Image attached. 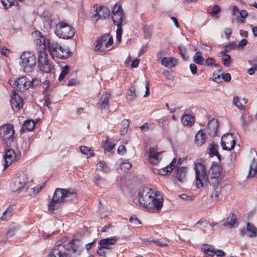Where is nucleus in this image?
<instances>
[{
	"label": "nucleus",
	"mask_w": 257,
	"mask_h": 257,
	"mask_svg": "<svg viewBox=\"0 0 257 257\" xmlns=\"http://www.w3.org/2000/svg\"><path fill=\"white\" fill-rule=\"evenodd\" d=\"M242 128L246 131L247 128L248 124L251 122V121L252 120V117L247 114H244L242 116Z\"/></svg>",
	"instance_id": "35"
},
{
	"label": "nucleus",
	"mask_w": 257,
	"mask_h": 257,
	"mask_svg": "<svg viewBox=\"0 0 257 257\" xmlns=\"http://www.w3.org/2000/svg\"><path fill=\"white\" fill-rule=\"evenodd\" d=\"M128 129V123H123V126L121 127V130H120L121 135H123L125 134L127 132Z\"/></svg>",
	"instance_id": "54"
},
{
	"label": "nucleus",
	"mask_w": 257,
	"mask_h": 257,
	"mask_svg": "<svg viewBox=\"0 0 257 257\" xmlns=\"http://www.w3.org/2000/svg\"><path fill=\"white\" fill-rule=\"evenodd\" d=\"M126 152L125 147L124 145H120L117 149V153L119 155H122Z\"/></svg>",
	"instance_id": "55"
},
{
	"label": "nucleus",
	"mask_w": 257,
	"mask_h": 257,
	"mask_svg": "<svg viewBox=\"0 0 257 257\" xmlns=\"http://www.w3.org/2000/svg\"><path fill=\"white\" fill-rule=\"evenodd\" d=\"M76 193L73 190L56 188L53 194L51 201L48 204V210L54 212L58 209L60 204L69 201L76 196Z\"/></svg>",
	"instance_id": "3"
},
{
	"label": "nucleus",
	"mask_w": 257,
	"mask_h": 257,
	"mask_svg": "<svg viewBox=\"0 0 257 257\" xmlns=\"http://www.w3.org/2000/svg\"><path fill=\"white\" fill-rule=\"evenodd\" d=\"M195 170L196 186L198 188H202L207 183L208 180L206 168L202 163H197L195 165Z\"/></svg>",
	"instance_id": "9"
},
{
	"label": "nucleus",
	"mask_w": 257,
	"mask_h": 257,
	"mask_svg": "<svg viewBox=\"0 0 257 257\" xmlns=\"http://www.w3.org/2000/svg\"><path fill=\"white\" fill-rule=\"evenodd\" d=\"M187 169L188 168L186 167H181L176 168V177L179 182H183L185 181Z\"/></svg>",
	"instance_id": "28"
},
{
	"label": "nucleus",
	"mask_w": 257,
	"mask_h": 257,
	"mask_svg": "<svg viewBox=\"0 0 257 257\" xmlns=\"http://www.w3.org/2000/svg\"><path fill=\"white\" fill-rule=\"evenodd\" d=\"M119 238L116 236H111L106 238L101 239L98 241V246L97 253L101 256L105 257L111 251L110 245H114Z\"/></svg>",
	"instance_id": "7"
},
{
	"label": "nucleus",
	"mask_w": 257,
	"mask_h": 257,
	"mask_svg": "<svg viewBox=\"0 0 257 257\" xmlns=\"http://www.w3.org/2000/svg\"><path fill=\"white\" fill-rule=\"evenodd\" d=\"M214 254L218 257H221L224 255L225 252L221 249H217L216 250H214Z\"/></svg>",
	"instance_id": "62"
},
{
	"label": "nucleus",
	"mask_w": 257,
	"mask_h": 257,
	"mask_svg": "<svg viewBox=\"0 0 257 257\" xmlns=\"http://www.w3.org/2000/svg\"><path fill=\"white\" fill-rule=\"evenodd\" d=\"M218 146L215 145H211L209 148V155L211 157L216 156L218 158L220 157V155L217 150Z\"/></svg>",
	"instance_id": "44"
},
{
	"label": "nucleus",
	"mask_w": 257,
	"mask_h": 257,
	"mask_svg": "<svg viewBox=\"0 0 257 257\" xmlns=\"http://www.w3.org/2000/svg\"><path fill=\"white\" fill-rule=\"evenodd\" d=\"M12 107L20 109L23 106V101L21 97L16 93H14L11 99Z\"/></svg>",
	"instance_id": "23"
},
{
	"label": "nucleus",
	"mask_w": 257,
	"mask_h": 257,
	"mask_svg": "<svg viewBox=\"0 0 257 257\" xmlns=\"http://www.w3.org/2000/svg\"><path fill=\"white\" fill-rule=\"evenodd\" d=\"M27 181L28 178L26 175L23 172L19 173L17 176L15 178L13 182L11 184L12 191L16 192L24 188Z\"/></svg>",
	"instance_id": "15"
},
{
	"label": "nucleus",
	"mask_w": 257,
	"mask_h": 257,
	"mask_svg": "<svg viewBox=\"0 0 257 257\" xmlns=\"http://www.w3.org/2000/svg\"><path fill=\"white\" fill-rule=\"evenodd\" d=\"M12 208H11L10 206L3 214L2 216L1 217V219L3 220H6L8 219L12 216Z\"/></svg>",
	"instance_id": "50"
},
{
	"label": "nucleus",
	"mask_w": 257,
	"mask_h": 257,
	"mask_svg": "<svg viewBox=\"0 0 257 257\" xmlns=\"http://www.w3.org/2000/svg\"><path fill=\"white\" fill-rule=\"evenodd\" d=\"M149 153V158L151 163L155 165H158L161 159L159 158V156L161 153L157 152L155 148H150Z\"/></svg>",
	"instance_id": "24"
},
{
	"label": "nucleus",
	"mask_w": 257,
	"mask_h": 257,
	"mask_svg": "<svg viewBox=\"0 0 257 257\" xmlns=\"http://www.w3.org/2000/svg\"><path fill=\"white\" fill-rule=\"evenodd\" d=\"M36 122L32 119H28L24 122L21 132L23 133L27 131H31L35 127Z\"/></svg>",
	"instance_id": "31"
},
{
	"label": "nucleus",
	"mask_w": 257,
	"mask_h": 257,
	"mask_svg": "<svg viewBox=\"0 0 257 257\" xmlns=\"http://www.w3.org/2000/svg\"><path fill=\"white\" fill-rule=\"evenodd\" d=\"M41 83V81L37 78H34L31 81V86L33 87L38 85Z\"/></svg>",
	"instance_id": "60"
},
{
	"label": "nucleus",
	"mask_w": 257,
	"mask_h": 257,
	"mask_svg": "<svg viewBox=\"0 0 257 257\" xmlns=\"http://www.w3.org/2000/svg\"><path fill=\"white\" fill-rule=\"evenodd\" d=\"M136 89L134 86H131L130 88V101L135 100L138 97Z\"/></svg>",
	"instance_id": "49"
},
{
	"label": "nucleus",
	"mask_w": 257,
	"mask_h": 257,
	"mask_svg": "<svg viewBox=\"0 0 257 257\" xmlns=\"http://www.w3.org/2000/svg\"><path fill=\"white\" fill-rule=\"evenodd\" d=\"M227 52L225 51L221 52L220 54L223 56V60L225 62L223 64L226 66H229L231 62L230 61V56L226 54Z\"/></svg>",
	"instance_id": "45"
},
{
	"label": "nucleus",
	"mask_w": 257,
	"mask_h": 257,
	"mask_svg": "<svg viewBox=\"0 0 257 257\" xmlns=\"http://www.w3.org/2000/svg\"><path fill=\"white\" fill-rule=\"evenodd\" d=\"M15 130L12 124L6 123L0 126V139L8 144V142H11L14 138Z\"/></svg>",
	"instance_id": "11"
},
{
	"label": "nucleus",
	"mask_w": 257,
	"mask_h": 257,
	"mask_svg": "<svg viewBox=\"0 0 257 257\" xmlns=\"http://www.w3.org/2000/svg\"><path fill=\"white\" fill-rule=\"evenodd\" d=\"M202 65L208 67L215 66V67H218L219 66L218 64H215V59L212 57H209L205 59Z\"/></svg>",
	"instance_id": "43"
},
{
	"label": "nucleus",
	"mask_w": 257,
	"mask_h": 257,
	"mask_svg": "<svg viewBox=\"0 0 257 257\" xmlns=\"http://www.w3.org/2000/svg\"><path fill=\"white\" fill-rule=\"evenodd\" d=\"M176 160H177L176 158H174L169 165L160 169H158V173L159 175L162 176L167 175L170 174L176 166Z\"/></svg>",
	"instance_id": "22"
},
{
	"label": "nucleus",
	"mask_w": 257,
	"mask_h": 257,
	"mask_svg": "<svg viewBox=\"0 0 257 257\" xmlns=\"http://www.w3.org/2000/svg\"><path fill=\"white\" fill-rule=\"evenodd\" d=\"M110 98V94L108 93H104L101 96L97 106L100 109H109V102Z\"/></svg>",
	"instance_id": "21"
},
{
	"label": "nucleus",
	"mask_w": 257,
	"mask_h": 257,
	"mask_svg": "<svg viewBox=\"0 0 257 257\" xmlns=\"http://www.w3.org/2000/svg\"><path fill=\"white\" fill-rule=\"evenodd\" d=\"M38 63L40 70L43 72L49 73L52 70V65L48 59L46 51H39Z\"/></svg>",
	"instance_id": "12"
},
{
	"label": "nucleus",
	"mask_w": 257,
	"mask_h": 257,
	"mask_svg": "<svg viewBox=\"0 0 257 257\" xmlns=\"http://www.w3.org/2000/svg\"><path fill=\"white\" fill-rule=\"evenodd\" d=\"M21 157L20 152H16L12 149L6 150L4 157L5 161L4 170L7 169L13 163L18 161Z\"/></svg>",
	"instance_id": "13"
},
{
	"label": "nucleus",
	"mask_w": 257,
	"mask_h": 257,
	"mask_svg": "<svg viewBox=\"0 0 257 257\" xmlns=\"http://www.w3.org/2000/svg\"><path fill=\"white\" fill-rule=\"evenodd\" d=\"M193 61L198 65H202L205 59L201 56V53L200 51H197L193 57Z\"/></svg>",
	"instance_id": "38"
},
{
	"label": "nucleus",
	"mask_w": 257,
	"mask_h": 257,
	"mask_svg": "<svg viewBox=\"0 0 257 257\" xmlns=\"http://www.w3.org/2000/svg\"><path fill=\"white\" fill-rule=\"evenodd\" d=\"M202 251L205 254H207L211 256L214 255V249L210 245L207 244H203L201 246Z\"/></svg>",
	"instance_id": "34"
},
{
	"label": "nucleus",
	"mask_w": 257,
	"mask_h": 257,
	"mask_svg": "<svg viewBox=\"0 0 257 257\" xmlns=\"http://www.w3.org/2000/svg\"><path fill=\"white\" fill-rule=\"evenodd\" d=\"M125 15L121 6L117 3L114 6L111 14V18L114 25L117 27L116 30V40L119 42L121 41L122 30L121 28L122 22Z\"/></svg>",
	"instance_id": "4"
},
{
	"label": "nucleus",
	"mask_w": 257,
	"mask_h": 257,
	"mask_svg": "<svg viewBox=\"0 0 257 257\" xmlns=\"http://www.w3.org/2000/svg\"><path fill=\"white\" fill-rule=\"evenodd\" d=\"M235 143V138L232 134H225L221 138V145L224 150H231L234 148Z\"/></svg>",
	"instance_id": "17"
},
{
	"label": "nucleus",
	"mask_w": 257,
	"mask_h": 257,
	"mask_svg": "<svg viewBox=\"0 0 257 257\" xmlns=\"http://www.w3.org/2000/svg\"><path fill=\"white\" fill-rule=\"evenodd\" d=\"M35 34L37 37L35 39L36 48L39 51H46L47 48L49 51V47L50 44L53 43L49 39H46V38L39 31H36Z\"/></svg>",
	"instance_id": "14"
},
{
	"label": "nucleus",
	"mask_w": 257,
	"mask_h": 257,
	"mask_svg": "<svg viewBox=\"0 0 257 257\" xmlns=\"http://www.w3.org/2000/svg\"><path fill=\"white\" fill-rule=\"evenodd\" d=\"M12 86L16 91L23 92L31 86V81L28 80L26 77L22 76L16 80Z\"/></svg>",
	"instance_id": "16"
},
{
	"label": "nucleus",
	"mask_w": 257,
	"mask_h": 257,
	"mask_svg": "<svg viewBox=\"0 0 257 257\" xmlns=\"http://www.w3.org/2000/svg\"><path fill=\"white\" fill-rule=\"evenodd\" d=\"M96 168L97 170L102 171L104 172H107L109 170V168L107 167L105 162L104 161H100L97 164Z\"/></svg>",
	"instance_id": "46"
},
{
	"label": "nucleus",
	"mask_w": 257,
	"mask_h": 257,
	"mask_svg": "<svg viewBox=\"0 0 257 257\" xmlns=\"http://www.w3.org/2000/svg\"><path fill=\"white\" fill-rule=\"evenodd\" d=\"M207 182L214 187L217 186L221 181V177L213 176H208Z\"/></svg>",
	"instance_id": "37"
},
{
	"label": "nucleus",
	"mask_w": 257,
	"mask_h": 257,
	"mask_svg": "<svg viewBox=\"0 0 257 257\" xmlns=\"http://www.w3.org/2000/svg\"><path fill=\"white\" fill-rule=\"evenodd\" d=\"M113 44V39L109 34H105L97 40L94 43L95 51L103 52Z\"/></svg>",
	"instance_id": "10"
},
{
	"label": "nucleus",
	"mask_w": 257,
	"mask_h": 257,
	"mask_svg": "<svg viewBox=\"0 0 257 257\" xmlns=\"http://www.w3.org/2000/svg\"><path fill=\"white\" fill-rule=\"evenodd\" d=\"M222 168L221 165L213 163L209 171L208 176H213L221 177Z\"/></svg>",
	"instance_id": "27"
},
{
	"label": "nucleus",
	"mask_w": 257,
	"mask_h": 257,
	"mask_svg": "<svg viewBox=\"0 0 257 257\" xmlns=\"http://www.w3.org/2000/svg\"><path fill=\"white\" fill-rule=\"evenodd\" d=\"M49 52L52 57H56L62 60L66 59L71 56V52L68 48L63 47L55 42H53V43L50 44Z\"/></svg>",
	"instance_id": "6"
},
{
	"label": "nucleus",
	"mask_w": 257,
	"mask_h": 257,
	"mask_svg": "<svg viewBox=\"0 0 257 257\" xmlns=\"http://www.w3.org/2000/svg\"><path fill=\"white\" fill-rule=\"evenodd\" d=\"M101 146L105 151L110 152L114 148L115 144L107 141H103L101 143Z\"/></svg>",
	"instance_id": "39"
},
{
	"label": "nucleus",
	"mask_w": 257,
	"mask_h": 257,
	"mask_svg": "<svg viewBox=\"0 0 257 257\" xmlns=\"http://www.w3.org/2000/svg\"><path fill=\"white\" fill-rule=\"evenodd\" d=\"M1 2L6 9H8L15 4H17L16 0H1Z\"/></svg>",
	"instance_id": "47"
},
{
	"label": "nucleus",
	"mask_w": 257,
	"mask_h": 257,
	"mask_svg": "<svg viewBox=\"0 0 257 257\" xmlns=\"http://www.w3.org/2000/svg\"><path fill=\"white\" fill-rule=\"evenodd\" d=\"M120 168L121 170L128 173V162H121L120 163Z\"/></svg>",
	"instance_id": "53"
},
{
	"label": "nucleus",
	"mask_w": 257,
	"mask_h": 257,
	"mask_svg": "<svg viewBox=\"0 0 257 257\" xmlns=\"http://www.w3.org/2000/svg\"><path fill=\"white\" fill-rule=\"evenodd\" d=\"M180 54L184 60L188 59V56H186V49L184 47L180 46L179 47Z\"/></svg>",
	"instance_id": "52"
},
{
	"label": "nucleus",
	"mask_w": 257,
	"mask_h": 257,
	"mask_svg": "<svg viewBox=\"0 0 257 257\" xmlns=\"http://www.w3.org/2000/svg\"><path fill=\"white\" fill-rule=\"evenodd\" d=\"M145 88H146V92L145 95H144V97H148L150 95V87H149V81H146V85H145Z\"/></svg>",
	"instance_id": "61"
},
{
	"label": "nucleus",
	"mask_w": 257,
	"mask_h": 257,
	"mask_svg": "<svg viewBox=\"0 0 257 257\" xmlns=\"http://www.w3.org/2000/svg\"><path fill=\"white\" fill-rule=\"evenodd\" d=\"M211 198L215 201H217L219 200V194L218 191L215 190L212 192L211 195Z\"/></svg>",
	"instance_id": "56"
},
{
	"label": "nucleus",
	"mask_w": 257,
	"mask_h": 257,
	"mask_svg": "<svg viewBox=\"0 0 257 257\" xmlns=\"http://www.w3.org/2000/svg\"><path fill=\"white\" fill-rule=\"evenodd\" d=\"M221 11L220 7L218 5H215L212 8V13L217 14Z\"/></svg>",
	"instance_id": "64"
},
{
	"label": "nucleus",
	"mask_w": 257,
	"mask_h": 257,
	"mask_svg": "<svg viewBox=\"0 0 257 257\" xmlns=\"http://www.w3.org/2000/svg\"><path fill=\"white\" fill-rule=\"evenodd\" d=\"M257 177V164L253 162L250 165V170L247 177Z\"/></svg>",
	"instance_id": "40"
},
{
	"label": "nucleus",
	"mask_w": 257,
	"mask_h": 257,
	"mask_svg": "<svg viewBox=\"0 0 257 257\" xmlns=\"http://www.w3.org/2000/svg\"><path fill=\"white\" fill-rule=\"evenodd\" d=\"M70 67L68 65L61 67V72L58 77L59 81H62L65 77L69 73Z\"/></svg>",
	"instance_id": "41"
},
{
	"label": "nucleus",
	"mask_w": 257,
	"mask_h": 257,
	"mask_svg": "<svg viewBox=\"0 0 257 257\" xmlns=\"http://www.w3.org/2000/svg\"><path fill=\"white\" fill-rule=\"evenodd\" d=\"M42 21L45 29L49 30L51 29L52 24V17L50 13L48 11H44L42 15Z\"/></svg>",
	"instance_id": "26"
},
{
	"label": "nucleus",
	"mask_w": 257,
	"mask_h": 257,
	"mask_svg": "<svg viewBox=\"0 0 257 257\" xmlns=\"http://www.w3.org/2000/svg\"><path fill=\"white\" fill-rule=\"evenodd\" d=\"M247 40L243 39L238 43V47L243 48H244V46H245L247 45Z\"/></svg>",
	"instance_id": "63"
},
{
	"label": "nucleus",
	"mask_w": 257,
	"mask_h": 257,
	"mask_svg": "<svg viewBox=\"0 0 257 257\" xmlns=\"http://www.w3.org/2000/svg\"><path fill=\"white\" fill-rule=\"evenodd\" d=\"M177 64V59L174 57H164L161 60V64L167 68L174 67Z\"/></svg>",
	"instance_id": "30"
},
{
	"label": "nucleus",
	"mask_w": 257,
	"mask_h": 257,
	"mask_svg": "<svg viewBox=\"0 0 257 257\" xmlns=\"http://www.w3.org/2000/svg\"><path fill=\"white\" fill-rule=\"evenodd\" d=\"M206 139V135L205 133H203L202 130H200L196 134L194 143L198 147H200L205 143Z\"/></svg>",
	"instance_id": "29"
},
{
	"label": "nucleus",
	"mask_w": 257,
	"mask_h": 257,
	"mask_svg": "<svg viewBox=\"0 0 257 257\" xmlns=\"http://www.w3.org/2000/svg\"><path fill=\"white\" fill-rule=\"evenodd\" d=\"M0 51L1 54L6 57H8L10 53V51L5 47H2Z\"/></svg>",
	"instance_id": "57"
},
{
	"label": "nucleus",
	"mask_w": 257,
	"mask_h": 257,
	"mask_svg": "<svg viewBox=\"0 0 257 257\" xmlns=\"http://www.w3.org/2000/svg\"><path fill=\"white\" fill-rule=\"evenodd\" d=\"M77 242L74 239L67 241L66 238L57 241L47 257H77L82 249Z\"/></svg>",
	"instance_id": "2"
},
{
	"label": "nucleus",
	"mask_w": 257,
	"mask_h": 257,
	"mask_svg": "<svg viewBox=\"0 0 257 257\" xmlns=\"http://www.w3.org/2000/svg\"><path fill=\"white\" fill-rule=\"evenodd\" d=\"M164 199L161 193L152 188L143 187L139 190L134 202L152 212H159L163 207Z\"/></svg>",
	"instance_id": "1"
},
{
	"label": "nucleus",
	"mask_w": 257,
	"mask_h": 257,
	"mask_svg": "<svg viewBox=\"0 0 257 257\" xmlns=\"http://www.w3.org/2000/svg\"><path fill=\"white\" fill-rule=\"evenodd\" d=\"M222 78L226 82H229L231 80V75L226 73L225 74H222Z\"/></svg>",
	"instance_id": "59"
},
{
	"label": "nucleus",
	"mask_w": 257,
	"mask_h": 257,
	"mask_svg": "<svg viewBox=\"0 0 257 257\" xmlns=\"http://www.w3.org/2000/svg\"><path fill=\"white\" fill-rule=\"evenodd\" d=\"M195 117L190 114L185 112L181 117V122L182 124L188 127H191L195 122Z\"/></svg>",
	"instance_id": "25"
},
{
	"label": "nucleus",
	"mask_w": 257,
	"mask_h": 257,
	"mask_svg": "<svg viewBox=\"0 0 257 257\" xmlns=\"http://www.w3.org/2000/svg\"><path fill=\"white\" fill-rule=\"evenodd\" d=\"M110 16V11L105 7L99 6L95 11V14L92 16V18H97L96 20L98 19H105L108 18Z\"/></svg>",
	"instance_id": "19"
},
{
	"label": "nucleus",
	"mask_w": 257,
	"mask_h": 257,
	"mask_svg": "<svg viewBox=\"0 0 257 257\" xmlns=\"http://www.w3.org/2000/svg\"><path fill=\"white\" fill-rule=\"evenodd\" d=\"M240 234L242 236L247 234L248 237L254 238L257 236V228L253 224L248 222L246 224V227L240 230Z\"/></svg>",
	"instance_id": "18"
},
{
	"label": "nucleus",
	"mask_w": 257,
	"mask_h": 257,
	"mask_svg": "<svg viewBox=\"0 0 257 257\" xmlns=\"http://www.w3.org/2000/svg\"><path fill=\"white\" fill-rule=\"evenodd\" d=\"M55 33L60 38L68 39L74 36L75 30L67 23L60 22L56 26Z\"/></svg>",
	"instance_id": "8"
},
{
	"label": "nucleus",
	"mask_w": 257,
	"mask_h": 257,
	"mask_svg": "<svg viewBox=\"0 0 257 257\" xmlns=\"http://www.w3.org/2000/svg\"><path fill=\"white\" fill-rule=\"evenodd\" d=\"M79 149L82 153L87 155L88 157L94 156L93 150L87 147L81 146L79 147Z\"/></svg>",
	"instance_id": "42"
},
{
	"label": "nucleus",
	"mask_w": 257,
	"mask_h": 257,
	"mask_svg": "<svg viewBox=\"0 0 257 257\" xmlns=\"http://www.w3.org/2000/svg\"><path fill=\"white\" fill-rule=\"evenodd\" d=\"M218 121L217 119L212 118L207 124L206 131L209 135L215 136L218 131Z\"/></svg>",
	"instance_id": "20"
},
{
	"label": "nucleus",
	"mask_w": 257,
	"mask_h": 257,
	"mask_svg": "<svg viewBox=\"0 0 257 257\" xmlns=\"http://www.w3.org/2000/svg\"><path fill=\"white\" fill-rule=\"evenodd\" d=\"M242 101L243 102V104L240 102L239 98L238 96H235L233 97V104L235 105V106L240 109H242L245 107V104L247 103V100L246 98H243Z\"/></svg>",
	"instance_id": "36"
},
{
	"label": "nucleus",
	"mask_w": 257,
	"mask_h": 257,
	"mask_svg": "<svg viewBox=\"0 0 257 257\" xmlns=\"http://www.w3.org/2000/svg\"><path fill=\"white\" fill-rule=\"evenodd\" d=\"M94 183L96 186H100L105 183V181L100 175H96L94 177Z\"/></svg>",
	"instance_id": "48"
},
{
	"label": "nucleus",
	"mask_w": 257,
	"mask_h": 257,
	"mask_svg": "<svg viewBox=\"0 0 257 257\" xmlns=\"http://www.w3.org/2000/svg\"><path fill=\"white\" fill-rule=\"evenodd\" d=\"M130 222L131 224H130V229L131 228H140L141 227L142 223L140 219L135 215H132L130 217Z\"/></svg>",
	"instance_id": "33"
},
{
	"label": "nucleus",
	"mask_w": 257,
	"mask_h": 257,
	"mask_svg": "<svg viewBox=\"0 0 257 257\" xmlns=\"http://www.w3.org/2000/svg\"><path fill=\"white\" fill-rule=\"evenodd\" d=\"M36 57L34 53L30 51L22 53L20 58L19 64L25 73L32 72L35 68Z\"/></svg>",
	"instance_id": "5"
},
{
	"label": "nucleus",
	"mask_w": 257,
	"mask_h": 257,
	"mask_svg": "<svg viewBox=\"0 0 257 257\" xmlns=\"http://www.w3.org/2000/svg\"><path fill=\"white\" fill-rule=\"evenodd\" d=\"M225 50L224 51L225 52H228L231 50L235 49L237 48V45L234 42H230L228 43V44L226 45L225 46Z\"/></svg>",
	"instance_id": "51"
},
{
	"label": "nucleus",
	"mask_w": 257,
	"mask_h": 257,
	"mask_svg": "<svg viewBox=\"0 0 257 257\" xmlns=\"http://www.w3.org/2000/svg\"><path fill=\"white\" fill-rule=\"evenodd\" d=\"M237 221L236 215L234 213H231L223 223V225L229 228H232Z\"/></svg>",
	"instance_id": "32"
},
{
	"label": "nucleus",
	"mask_w": 257,
	"mask_h": 257,
	"mask_svg": "<svg viewBox=\"0 0 257 257\" xmlns=\"http://www.w3.org/2000/svg\"><path fill=\"white\" fill-rule=\"evenodd\" d=\"M190 69L193 74H196L197 73V68L195 64L192 63L190 65Z\"/></svg>",
	"instance_id": "58"
}]
</instances>
